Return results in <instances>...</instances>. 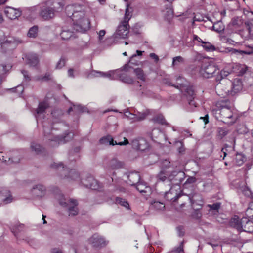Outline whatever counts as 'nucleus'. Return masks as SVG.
<instances>
[{
	"label": "nucleus",
	"mask_w": 253,
	"mask_h": 253,
	"mask_svg": "<svg viewBox=\"0 0 253 253\" xmlns=\"http://www.w3.org/2000/svg\"><path fill=\"white\" fill-rule=\"evenodd\" d=\"M170 163L168 160L165 159V160H163L162 162L161 167H162V169L164 170L165 169L169 168L170 167Z\"/></svg>",
	"instance_id": "obj_53"
},
{
	"label": "nucleus",
	"mask_w": 253,
	"mask_h": 253,
	"mask_svg": "<svg viewBox=\"0 0 253 253\" xmlns=\"http://www.w3.org/2000/svg\"><path fill=\"white\" fill-rule=\"evenodd\" d=\"M46 189L42 184H38L34 186L31 189L32 194L35 197H42L46 194Z\"/></svg>",
	"instance_id": "obj_22"
},
{
	"label": "nucleus",
	"mask_w": 253,
	"mask_h": 253,
	"mask_svg": "<svg viewBox=\"0 0 253 253\" xmlns=\"http://www.w3.org/2000/svg\"><path fill=\"white\" fill-rule=\"evenodd\" d=\"M55 9L50 7L44 5L41 7L39 15L44 20H48L55 16Z\"/></svg>",
	"instance_id": "obj_13"
},
{
	"label": "nucleus",
	"mask_w": 253,
	"mask_h": 253,
	"mask_svg": "<svg viewBox=\"0 0 253 253\" xmlns=\"http://www.w3.org/2000/svg\"><path fill=\"white\" fill-rule=\"evenodd\" d=\"M51 167L57 169L58 170L61 171V177H69L73 180H76L79 177V174L75 170H69L67 168H65L63 164L61 162L54 163L51 164Z\"/></svg>",
	"instance_id": "obj_8"
},
{
	"label": "nucleus",
	"mask_w": 253,
	"mask_h": 253,
	"mask_svg": "<svg viewBox=\"0 0 253 253\" xmlns=\"http://www.w3.org/2000/svg\"><path fill=\"white\" fill-rule=\"evenodd\" d=\"M98 39L100 41H101V40L103 39V37L106 34V31L105 30H100L98 33Z\"/></svg>",
	"instance_id": "obj_57"
},
{
	"label": "nucleus",
	"mask_w": 253,
	"mask_h": 253,
	"mask_svg": "<svg viewBox=\"0 0 253 253\" xmlns=\"http://www.w3.org/2000/svg\"><path fill=\"white\" fill-rule=\"evenodd\" d=\"M207 206L210 208L209 210V212L212 211L215 213L218 212V209L220 207V204L219 203H216L212 205L209 204Z\"/></svg>",
	"instance_id": "obj_40"
},
{
	"label": "nucleus",
	"mask_w": 253,
	"mask_h": 253,
	"mask_svg": "<svg viewBox=\"0 0 253 253\" xmlns=\"http://www.w3.org/2000/svg\"><path fill=\"white\" fill-rule=\"evenodd\" d=\"M49 107L48 103L46 101L40 102L39 104L38 108L36 109V113L37 115L42 114L45 110Z\"/></svg>",
	"instance_id": "obj_33"
},
{
	"label": "nucleus",
	"mask_w": 253,
	"mask_h": 253,
	"mask_svg": "<svg viewBox=\"0 0 253 253\" xmlns=\"http://www.w3.org/2000/svg\"><path fill=\"white\" fill-rule=\"evenodd\" d=\"M230 72L228 71L225 70V69L222 70L220 72V76L221 79L226 77Z\"/></svg>",
	"instance_id": "obj_56"
},
{
	"label": "nucleus",
	"mask_w": 253,
	"mask_h": 253,
	"mask_svg": "<svg viewBox=\"0 0 253 253\" xmlns=\"http://www.w3.org/2000/svg\"><path fill=\"white\" fill-rule=\"evenodd\" d=\"M135 186L136 189L143 194H149L151 192V187L144 182H139Z\"/></svg>",
	"instance_id": "obj_24"
},
{
	"label": "nucleus",
	"mask_w": 253,
	"mask_h": 253,
	"mask_svg": "<svg viewBox=\"0 0 253 253\" xmlns=\"http://www.w3.org/2000/svg\"><path fill=\"white\" fill-rule=\"evenodd\" d=\"M52 115L53 118V126L52 127V130H53L55 129L53 125L56 123L60 122L61 117L63 115V112L62 110L57 109L52 112Z\"/></svg>",
	"instance_id": "obj_27"
},
{
	"label": "nucleus",
	"mask_w": 253,
	"mask_h": 253,
	"mask_svg": "<svg viewBox=\"0 0 253 253\" xmlns=\"http://www.w3.org/2000/svg\"><path fill=\"white\" fill-rule=\"evenodd\" d=\"M21 43L22 41L19 38L7 37L3 31H0V44L2 48H8L9 49H11Z\"/></svg>",
	"instance_id": "obj_5"
},
{
	"label": "nucleus",
	"mask_w": 253,
	"mask_h": 253,
	"mask_svg": "<svg viewBox=\"0 0 253 253\" xmlns=\"http://www.w3.org/2000/svg\"><path fill=\"white\" fill-rule=\"evenodd\" d=\"M244 14L248 20V21H246L245 23V24L248 33L250 34L251 32V25H252L251 21H253V12L250 11L248 10H244Z\"/></svg>",
	"instance_id": "obj_25"
},
{
	"label": "nucleus",
	"mask_w": 253,
	"mask_h": 253,
	"mask_svg": "<svg viewBox=\"0 0 253 253\" xmlns=\"http://www.w3.org/2000/svg\"><path fill=\"white\" fill-rule=\"evenodd\" d=\"M59 196L61 198H58L59 203L62 207L67 208L69 216H74L77 215L79 212L77 201L72 198L66 199L63 195H60Z\"/></svg>",
	"instance_id": "obj_4"
},
{
	"label": "nucleus",
	"mask_w": 253,
	"mask_h": 253,
	"mask_svg": "<svg viewBox=\"0 0 253 253\" xmlns=\"http://www.w3.org/2000/svg\"><path fill=\"white\" fill-rule=\"evenodd\" d=\"M240 20H239V19L238 18H234L232 19V21H231V24L233 25V26H237V25H239V22L240 21Z\"/></svg>",
	"instance_id": "obj_63"
},
{
	"label": "nucleus",
	"mask_w": 253,
	"mask_h": 253,
	"mask_svg": "<svg viewBox=\"0 0 253 253\" xmlns=\"http://www.w3.org/2000/svg\"><path fill=\"white\" fill-rule=\"evenodd\" d=\"M151 208L154 209L157 211H163L165 209V206L163 203L159 201L152 200L150 202Z\"/></svg>",
	"instance_id": "obj_31"
},
{
	"label": "nucleus",
	"mask_w": 253,
	"mask_h": 253,
	"mask_svg": "<svg viewBox=\"0 0 253 253\" xmlns=\"http://www.w3.org/2000/svg\"><path fill=\"white\" fill-rule=\"evenodd\" d=\"M150 135L152 139L155 142H157V140L159 139L160 137H164V135L162 132L159 129H153Z\"/></svg>",
	"instance_id": "obj_32"
},
{
	"label": "nucleus",
	"mask_w": 253,
	"mask_h": 253,
	"mask_svg": "<svg viewBox=\"0 0 253 253\" xmlns=\"http://www.w3.org/2000/svg\"><path fill=\"white\" fill-rule=\"evenodd\" d=\"M179 236L182 237L184 235V229L183 226H178L176 228Z\"/></svg>",
	"instance_id": "obj_55"
},
{
	"label": "nucleus",
	"mask_w": 253,
	"mask_h": 253,
	"mask_svg": "<svg viewBox=\"0 0 253 253\" xmlns=\"http://www.w3.org/2000/svg\"><path fill=\"white\" fill-rule=\"evenodd\" d=\"M51 79V75L50 74L47 73L43 76H40L38 77L37 80L40 81H48Z\"/></svg>",
	"instance_id": "obj_51"
},
{
	"label": "nucleus",
	"mask_w": 253,
	"mask_h": 253,
	"mask_svg": "<svg viewBox=\"0 0 253 253\" xmlns=\"http://www.w3.org/2000/svg\"><path fill=\"white\" fill-rule=\"evenodd\" d=\"M183 242L180 243V245L177 247L174 248L172 251V253H183Z\"/></svg>",
	"instance_id": "obj_47"
},
{
	"label": "nucleus",
	"mask_w": 253,
	"mask_h": 253,
	"mask_svg": "<svg viewBox=\"0 0 253 253\" xmlns=\"http://www.w3.org/2000/svg\"><path fill=\"white\" fill-rule=\"evenodd\" d=\"M4 12L6 16L10 19H15L21 15V11L19 9L11 7H6Z\"/></svg>",
	"instance_id": "obj_19"
},
{
	"label": "nucleus",
	"mask_w": 253,
	"mask_h": 253,
	"mask_svg": "<svg viewBox=\"0 0 253 253\" xmlns=\"http://www.w3.org/2000/svg\"><path fill=\"white\" fill-rule=\"evenodd\" d=\"M169 3L166 4L164 8L162 10L163 15L165 18L168 21L172 19L173 15V10L171 2L174 0H166Z\"/></svg>",
	"instance_id": "obj_18"
},
{
	"label": "nucleus",
	"mask_w": 253,
	"mask_h": 253,
	"mask_svg": "<svg viewBox=\"0 0 253 253\" xmlns=\"http://www.w3.org/2000/svg\"><path fill=\"white\" fill-rule=\"evenodd\" d=\"M196 178L194 177H189L186 181V183L192 184L196 182Z\"/></svg>",
	"instance_id": "obj_60"
},
{
	"label": "nucleus",
	"mask_w": 253,
	"mask_h": 253,
	"mask_svg": "<svg viewBox=\"0 0 253 253\" xmlns=\"http://www.w3.org/2000/svg\"><path fill=\"white\" fill-rule=\"evenodd\" d=\"M131 11H130L129 5L128 4H126V7L125 10V14L124 16V19L123 21L124 23H128V21L131 17Z\"/></svg>",
	"instance_id": "obj_37"
},
{
	"label": "nucleus",
	"mask_w": 253,
	"mask_h": 253,
	"mask_svg": "<svg viewBox=\"0 0 253 253\" xmlns=\"http://www.w3.org/2000/svg\"><path fill=\"white\" fill-rule=\"evenodd\" d=\"M191 202L192 204H194L196 202V200L199 201L198 205H201L203 203V200L201 197L200 195H194L190 198Z\"/></svg>",
	"instance_id": "obj_45"
},
{
	"label": "nucleus",
	"mask_w": 253,
	"mask_h": 253,
	"mask_svg": "<svg viewBox=\"0 0 253 253\" xmlns=\"http://www.w3.org/2000/svg\"><path fill=\"white\" fill-rule=\"evenodd\" d=\"M129 26L127 23L122 21L118 26L116 32L114 34L115 38H125L129 33Z\"/></svg>",
	"instance_id": "obj_10"
},
{
	"label": "nucleus",
	"mask_w": 253,
	"mask_h": 253,
	"mask_svg": "<svg viewBox=\"0 0 253 253\" xmlns=\"http://www.w3.org/2000/svg\"><path fill=\"white\" fill-rule=\"evenodd\" d=\"M131 144L133 148L141 151L146 150L149 147L148 142L143 138L133 140Z\"/></svg>",
	"instance_id": "obj_17"
},
{
	"label": "nucleus",
	"mask_w": 253,
	"mask_h": 253,
	"mask_svg": "<svg viewBox=\"0 0 253 253\" xmlns=\"http://www.w3.org/2000/svg\"><path fill=\"white\" fill-rule=\"evenodd\" d=\"M127 177L128 179V183L132 186H135L140 182V175L139 172H131L127 175Z\"/></svg>",
	"instance_id": "obj_23"
},
{
	"label": "nucleus",
	"mask_w": 253,
	"mask_h": 253,
	"mask_svg": "<svg viewBox=\"0 0 253 253\" xmlns=\"http://www.w3.org/2000/svg\"><path fill=\"white\" fill-rule=\"evenodd\" d=\"M123 163L116 159H112L108 162L106 168L108 169H119L123 166Z\"/></svg>",
	"instance_id": "obj_28"
},
{
	"label": "nucleus",
	"mask_w": 253,
	"mask_h": 253,
	"mask_svg": "<svg viewBox=\"0 0 253 253\" xmlns=\"http://www.w3.org/2000/svg\"><path fill=\"white\" fill-rule=\"evenodd\" d=\"M124 115L126 117L129 118L131 120H133V119L131 118V117H133L132 115H135V114H132L130 113L129 111L126 110V111H125Z\"/></svg>",
	"instance_id": "obj_61"
},
{
	"label": "nucleus",
	"mask_w": 253,
	"mask_h": 253,
	"mask_svg": "<svg viewBox=\"0 0 253 253\" xmlns=\"http://www.w3.org/2000/svg\"><path fill=\"white\" fill-rule=\"evenodd\" d=\"M128 70V64H126L124 65L121 69V70H116L114 71H118L115 74V79L117 78V77H119L121 81L123 82L128 84H131L133 83V79L130 77L129 76H127L125 74H121L120 73L121 71H127Z\"/></svg>",
	"instance_id": "obj_11"
},
{
	"label": "nucleus",
	"mask_w": 253,
	"mask_h": 253,
	"mask_svg": "<svg viewBox=\"0 0 253 253\" xmlns=\"http://www.w3.org/2000/svg\"><path fill=\"white\" fill-rule=\"evenodd\" d=\"M51 253H64L63 251L59 248H53L51 250Z\"/></svg>",
	"instance_id": "obj_64"
},
{
	"label": "nucleus",
	"mask_w": 253,
	"mask_h": 253,
	"mask_svg": "<svg viewBox=\"0 0 253 253\" xmlns=\"http://www.w3.org/2000/svg\"><path fill=\"white\" fill-rule=\"evenodd\" d=\"M38 31V27L35 25L29 29L27 36L30 38H35L37 36Z\"/></svg>",
	"instance_id": "obj_36"
},
{
	"label": "nucleus",
	"mask_w": 253,
	"mask_h": 253,
	"mask_svg": "<svg viewBox=\"0 0 253 253\" xmlns=\"http://www.w3.org/2000/svg\"><path fill=\"white\" fill-rule=\"evenodd\" d=\"M201 45L207 51H213L215 50V46L209 42H204Z\"/></svg>",
	"instance_id": "obj_38"
},
{
	"label": "nucleus",
	"mask_w": 253,
	"mask_h": 253,
	"mask_svg": "<svg viewBox=\"0 0 253 253\" xmlns=\"http://www.w3.org/2000/svg\"><path fill=\"white\" fill-rule=\"evenodd\" d=\"M218 136L221 139L227 134L228 130L226 128L219 127L218 128Z\"/></svg>",
	"instance_id": "obj_46"
},
{
	"label": "nucleus",
	"mask_w": 253,
	"mask_h": 253,
	"mask_svg": "<svg viewBox=\"0 0 253 253\" xmlns=\"http://www.w3.org/2000/svg\"><path fill=\"white\" fill-rule=\"evenodd\" d=\"M115 201L116 203L120 204L126 209H129V204L125 199L120 197H116Z\"/></svg>",
	"instance_id": "obj_42"
},
{
	"label": "nucleus",
	"mask_w": 253,
	"mask_h": 253,
	"mask_svg": "<svg viewBox=\"0 0 253 253\" xmlns=\"http://www.w3.org/2000/svg\"><path fill=\"white\" fill-rule=\"evenodd\" d=\"M74 109L77 112H84L86 111V108L82 106L81 105H74Z\"/></svg>",
	"instance_id": "obj_50"
},
{
	"label": "nucleus",
	"mask_w": 253,
	"mask_h": 253,
	"mask_svg": "<svg viewBox=\"0 0 253 253\" xmlns=\"http://www.w3.org/2000/svg\"><path fill=\"white\" fill-rule=\"evenodd\" d=\"M149 113L150 111L149 110H146L142 112H138L137 114L132 115L133 117H131V118H132L133 120L134 121H140L145 119Z\"/></svg>",
	"instance_id": "obj_29"
},
{
	"label": "nucleus",
	"mask_w": 253,
	"mask_h": 253,
	"mask_svg": "<svg viewBox=\"0 0 253 253\" xmlns=\"http://www.w3.org/2000/svg\"><path fill=\"white\" fill-rule=\"evenodd\" d=\"M184 62V59L180 56H176L173 58L172 65L173 66L178 65L180 63H183Z\"/></svg>",
	"instance_id": "obj_48"
},
{
	"label": "nucleus",
	"mask_w": 253,
	"mask_h": 253,
	"mask_svg": "<svg viewBox=\"0 0 253 253\" xmlns=\"http://www.w3.org/2000/svg\"><path fill=\"white\" fill-rule=\"evenodd\" d=\"M134 72L135 73L137 78L142 81H144L145 80V77L144 74L143 70L140 68H136L134 69Z\"/></svg>",
	"instance_id": "obj_39"
},
{
	"label": "nucleus",
	"mask_w": 253,
	"mask_h": 253,
	"mask_svg": "<svg viewBox=\"0 0 253 253\" xmlns=\"http://www.w3.org/2000/svg\"><path fill=\"white\" fill-rule=\"evenodd\" d=\"M244 157L241 154H237L235 157V163L236 165L241 166L244 162Z\"/></svg>",
	"instance_id": "obj_44"
},
{
	"label": "nucleus",
	"mask_w": 253,
	"mask_h": 253,
	"mask_svg": "<svg viewBox=\"0 0 253 253\" xmlns=\"http://www.w3.org/2000/svg\"><path fill=\"white\" fill-rule=\"evenodd\" d=\"M31 147L32 151H35L37 154H39L42 152V147L38 144L32 143Z\"/></svg>",
	"instance_id": "obj_43"
},
{
	"label": "nucleus",
	"mask_w": 253,
	"mask_h": 253,
	"mask_svg": "<svg viewBox=\"0 0 253 253\" xmlns=\"http://www.w3.org/2000/svg\"><path fill=\"white\" fill-rule=\"evenodd\" d=\"M246 215L248 217H244L240 219L235 216L231 219L230 223L239 232L253 233V222L250 218L253 219V210L248 208L246 211Z\"/></svg>",
	"instance_id": "obj_2"
},
{
	"label": "nucleus",
	"mask_w": 253,
	"mask_h": 253,
	"mask_svg": "<svg viewBox=\"0 0 253 253\" xmlns=\"http://www.w3.org/2000/svg\"><path fill=\"white\" fill-rule=\"evenodd\" d=\"M43 132L45 137L48 140V144L50 147H56L61 144H64L71 140L73 137V134L71 132L65 133L61 136H55L51 132L50 128L43 125Z\"/></svg>",
	"instance_id": "obj_3"
},
{
	"label": "nucleus",
	"mask_w": 253,
	"mask_h": 253,
	"mask_svg": "<svg viewBox=\"0 0 253 253\" xmlns=\"http://www.w3.org/2000/svg\"><path fill=\"white\" fill-rule=\"evenodd\" d=\"M180 192L179 186H174L165 193V197L168 201L175 202L181 196Z\"/></svg>",
	"instance_id": "obj_12"
},
{
	"label": "nucleus",
	"mask_w": 253,
	"mask_h": 253,
	"mask_svg": "<svg viewBox=\"0 0 253 253\" xmlns=\"http://www.w3.org/2000/svg\"><path fill=\"white\" fill-rule=\"evenodd\" d=\"M168 176V172L164 169H162L160 173L157 175L158 180L162 181H164L166 180Z\"/></svg>",
	"instance_id": "obj_41"
},
{
	"label": "nucleus",
	"mask_w": 253,
	"mask_h": 253,
	"mask_svg": "<svg viewBox=\"0 0 253 253\" xmlns=\"http://www.w3.org/2000/svg\"><path fill=\"white\" fill-rule=\"evenodd\" d=\"M178 144H180V146L178 148V151L179 153H183L184 152L185 149L183 147V144L182 142L179 141L177 142Z\"/></svg>",
	"instance_id": "obj_62"
},
{
	"label": "nucleus",
	"mask_w": 253,
	"mask_h": 253,
	"mask_svg": "<svg viewBox=\"0 0 253 253\" xmlns=\"http://www.w3.org/2000/svg\"><path fill=\"white\" fill-rule=\"evenodd\" d=\"M249 49L247 50L242 51L241 52L247 55H250L253 53V46H249Z\"/></svg>",
	"instance_id": "obj_59"
},
{
	"label": "nucleus",
	"mask_w": 253,
	"mask_h": 253,
	"mask_svg": "<svg viewBox=\"0 0 253 253\" xmlns=\"http://www.w3.org/2000/svg\"><path fill=\"white\" fill-rule=\"evenodd\" d=\"M215 117L224 123H229V120L233 117V112L230 108L226 106H221L220 108L213 110Z\"/></svg>",
	"instance_id": "obj_6"
},
{
	"label": "nucleus",
	"mask_w": 253,
	"mask_h": 253,
	"mask_svg": "<svg viewBox=\"0 0 253 253\" xmlns=\"http://www.w3.org/2000/svg\"><path fill=\"white\" fill-rule=\"evenodd\" d=\"M185 173L181 171H173L169 176L168 179L170 181H173L175 186L179 185L182 182Z\"/></svg>",
	"instance_id": "obj_16"
},
{
	"label": "nucleus",
	"mask_w": 253,
	"mask_h": 253,
	"mask_svg": "<svg viewBox=\"0 0 253 253\" xmlns=\"http://www.w3.org/2000/svg\"><path fill=\"white\" fill-rule=\"evenodd\" d=\"M86 7L79 4L67 5L65 8L67 16L73 21L76 31L84 32L90 28V21L86 15Z\"/></svg>",
	"instance_id": "obj_1"
},
{
	"label": "nucleus",
	"mask_w": 253,
	"mask_h": 253,
	"mask_svg": "<svg viewBox=\"0 0 253 253\" xmlns=\"http://www.w3.org/2000/svg\"><path fill=\"white\" fill-rule=\"evenodd\" d=\"M218 67L213 63H205L202 65L199 70V74L203 77L210 78L219 73Z\"/></svg>",
	"instance_id": "obj_7"
},
{
	"label": "nucleus",
	"mask_w": 253,
	"mask_h": 253,
	"mask_svg": "<svg viewBox=\"0 0 253 253\" xmlns=\"http://www.w3.org/2000/svg\"><path fill=\"white\" fill-rule=\"evenodd\" d=\"M66 61V59L64 58L61 57L59 61L57 62L56 68L58 69H61L65 65Z\"/></svg>",
	"instance_id": "obj_49"
},
{
	"label": "nucleus",
	"mask_w": 253,
	"mask_h": 253,
	"mask_svg": "<svg viewBox=\"0 0 253 253\" xmlns=\"http://www.w3.org/2000/svg\"><path fill=\"white\" fill-rule=\"evenodd\" d=\"M192 216L195 219H199L202 217V213L199 210H195L192 214Z\"/></svg>",
	"instance_id": "obj_54"
},
{
	"label": "nucleus",
	"mask_w": 253,
	"mask_h": 253,
	"mask_svg": "<svg viewBox=\"0 0 253 253\" xmlns=\"http://www.w3.org/2000/svg\"><path fill=\"white\" fill-rule=\"evenodd\" d=\"M220 23H216L213 24L212 28L213 29L217 32H220L222 30H223L224 28L222 26H220Z\"/></svg>",
	"instance_id": "obj_52"
},
{
	"label": "nucleus",
	"mask_w": 253,
	"mask_h": 253,
	"mask_svg": "<svg viewBox=\"0 0 253 253\" xmlns=\"http://www.w3.org/2000/svg\"><path fill=\"white\" fill-rule=\"evenodd\" d=\"M74 32L67 28H63L60 36L63 40H68L73 35Z\"/></svg>",
	"instance_id": "obj_30"
},
{
	"label": "nucleus",
	"mask_w": 253,
	"mask_h": 253,
	"mask_svg": "<svg viewBox=\"0 0 253 253\" xmlns=\"http://www.w3.org/2000/svg\"><path fill=\"white\" fill-rule=\"evenodd\" d=\"M117 71H110L108 72H103L96 70H93L90 74V76L95 77H103L107 78L111 80H114L115 78V74Z\"/></svg>",
	"instance_id": "obj_20"
},
{
	"label": "nucleus",
	"mask_w": 253,
	"mask_h": 253,
	"mask_svg": "<svg viewBox=\"0 0 253 253\" xmlns=\"http://www.w3.org/2000/svg\"><path fill=\"white\" fill-rule=\"evenodd\" d=\"M180 89L182 91H184L185 94L187 96V99L188 98L194 99L195 92L193 87L192 86H182V84H180Z\"/></svg>",
	"instance_id": "obj_26"
},
{
	"label": "nucleus",
	"mask_w": 253,
	"mask_h": 253,
	"mask_svg": "<svg viewBox=\"0 0 253 253\" xmlns=\"http://www.w3.org/2000/svg\"><path fill=\"white\" fill-rule=\"evenodd\" d=\"M81 183L85 187L93 190H97L99 188L98 183L92 176H88L86 178L82 179Z\"/></svg>",
	"instance_id": "obj_15"
},
{
	"label": "nucleus",
	"mask_w": 253,
	"mask_h": 253,
	"mask_svg": "<svg viewBox=\"0 0 253 253\" xmlns=\"http://www.w3.org/2000/svg\"><path fill=\"white\" fill-rule=\"evenodd\" d=\"M124 140L123 142H119L117 143L116 141H114L113 140L112 136L108 135L100 139L99 142L101 144L112 145L113 146L115 145H119L121 146L126 145L129 143L128 140L126 137H124Z\"/></svg>",
	"instance_id": "obj_14"
},
{
	"label": "nucleus",
	"mask_w": 253,
	"mask_h": 253,
	"mask_svg": "<svg viewBox=\"0 0 253 253\" xmlns=\"http://www.w3.org/2000/svg\"><path fill=\"white\" fill-rule=\"evenodd\" d=\"M152 120L155 123H157L161 125H167L166 120L162 114L156 115Z\"/></svg>",
	"instance_id": "obj_35"
},
{
	"label": "nucleus",
	"mask_w": 253,
	"mask_h": 253,
	"mask_svg": "<svg viewBox=\"0 0 253 253\" xmlns=\"http://www.w3.org/2000/svg\"><path fill=\"white\" fill-rule=\"evenodd\" d=\"M25 60L26 64L31 67H36L39 62L37 55L33 53L25 54Z\"/></svg>",
	"instance_id": "obj_21"
},
{
	"label": "nucleus",
	"mask_w": 253,
	"mask_h": 253,
	"mask_svg": "<svg viewBox=\"0 0 253 253\" xmlns=\"http://www.w3.org/2000/svg\"><path fill=\"white\" fill-rule=\"evenodd\" d=\"M89 243L92 245V246L96 248H102L106 246L109 243V241L105 240L102 236L95 234L93 235L89 239Z\"/></svg>",
	"instance_id": "obj_9"
},
{
	"label": "nucleus",
	"mask_w": 253,
	"mask_h": 253,
	"mask_svg": "<svg viewBox=\"0 0 253 253\" xmlns=\"http://www.w3.org/2000/svg\"><path fill=\"white\" fill-rule=\"evenodd\" d=\"M188 101V103L190 106L194 107H197V104L196 103V102L194 101V99L193 98H188L187 99Z\"/></svg>",
	"instance_id": "obj_58"
},
{
	"label": "nucleus",
	"mask_w": 253,
	"mask_h": 253,
	"mask_svg": "<svg viewBox=\"0 0 253 253\" xmlns=\"http://www.w3.org/2000/svg\"><path fill=\"white\" fill-rule=\"evenodd\" d=\"M0 194L5 197V198L2 199L5 203L8 204L12 202V197L9 191L4 190L0 192Z\"/></svg>",
	"instance_id": "obj_34"
}]
</instances>
